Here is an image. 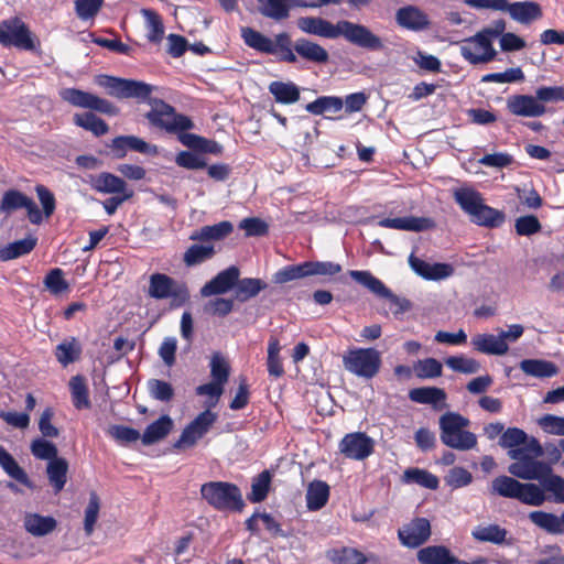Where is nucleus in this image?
I'll use <instances>...</instances> for the list:
<instances>
[{
	"instance_id": "f257e3e1",
	"label": "nucleus",
	"mask_w": 564,
	"mask_h": 564,
	"mask_svg": "<svg viewBox=\"0 0 564 564\" xmlns=\"http://www.w3.org/2000/svg\"><path fill=\"white\" fill-rule=\"evenodd\" d=\"M95 83L117 99H135L138 102L148 104L150 110L143 116L153 129L169 134L194 129V122L188 116L177 112L175 107L163 99L152 97L154 87L145 82L98 75Z\"/></svg>"
},
{
	"instance_id": "f03ea898",
	"label": "nucleus",
	"mask_w": 564,
	"mask_h": 564,
	"mask_svg": "<svg viewBox=\"0 0 564 564\" xmlns=\"http://www.w3.org/2000/svg\"><path fill=\"white\" fill-rule=\"evenodd\" d=\"M297 28L307 34L325 39L343 36L350 44L370 52L384 50L382 39L375 34L369 28L347 20H340L336 24H333L328 20L319 17H301L297 20Z\"/></svg>"
},
{
	"instance_id": "7ed1b4c3",
	"label": "nucleus",
	"mask_w": 564,
	"mask_h": 564,
	"mask_svg": "<svg viewBox=\"0 0 564 564\" xmlns=\"http://www.w3.org/2000/svg\"><path fill=\"white\" fill-rule=\"evenodd\" d=\"M241 39L248 47L262 54L278 55L281 62L293 64L297 61L292 50L291 36L286 32L276 34L272 40L250 26H245L241 28Z\"/></svg>"
},
{
	"instance_id": "20e7f679",
	"label": "nucleus",
	"mask_w": 564,
	"mask_h": 564,
	"mask_svg": "<svg viewBox=\"0 0 564 564\" xmlns=\"http://www.w3.org/2000/svg\"><path fill=\"white\" fill-rule=\"evenodd\" d=\"M440 437L442 443L458 451H469L477 445V437L467 431L470 421L457 412H446L441 415Z\"/></svg>"
},
{
	"instance_id": "39448f33",
	"label": "nucleus",
	"mask_w": 564,
	"mask_h": 564,
	"mask_svg": "<svg viewBox=\"0 0 564 564\" xmlns=\"http://www.w3.org/2000/svg\"><path fill=\"white\" fill-rule=\"evenodd\" d=\"M200 496L217 511L241 512L246 506L240 488L234 482H205L200 486Z\"/></svg>"
},
{
	"instance_id": "423d86ee",
	"label": "nucleus",
	"mask_w": 564,
	"mask_h": 564,
	"mask_svg": "<svg viewBox=\"0 0 564 564\" xmlns=\"http://www.w3.org/2000/svg\"><path fill=\"white\" fill-rule=\"evenodd\" d=\"M492 492L510 499H517L520 502L539 507L544 503L546 496L540 486L533 482H520L513 477L498 476L491 482Z\"/></svg>"
},
{
	"instance_id": "0eeeda50",
	"label": "nucleus",
	"mask_w": 564,
	"mask_h": 564,
	"mask_svg": "<svg viewBox=\"0 0 564 564\" xmlns=\"http://www.w3.org/2000/svg\"><path fill=\"white\" fill-rule=\"evenodd\" d=\"M148 294L155 300L171 299L174 307L185 305L191 299V292L185 282L159 272L150 275Z\"/></svg>"
},
{
	"instance_id": "6e6552de",
	"label": "nucleus",
	"mask_w": 564,
	"mask_h": 564,
	"mask_svg": "<svg viewBox=\"0 0 564 564\" xmlns=\"http://www.w3.org/2000/svg\"><path fill=\"white\" fill-rule=\"evenodd\" d=\"M343 364L350 373L372 379L381 367V355L375 348H354L348 350L343 357Z\"/></svg>"
},
{
	"instance_id": "1a4fd4ad",
	"label": "nucleus",
	"mask_w": 564,
	"mask_h": 564,
	"mask_svg": "<svg viewBox=\"0 0 564 564\" xmlns=\"http://www.w3.org/2000/svg\"><path fill=\"white\" fill-rule=\"evenodd\" d=\"M0 44L4 47L14 46L25 51L35 48L29 26L19 17L6 19L0 23Z\"/></svg>"
},
{
	"instance_id": "9d476101",
	"label": "nucleus",
	"mask_w": 564,
	"mask_h": 564,
	"mask_svg": "<svg viewBox=\"0 0 564 564\" xmlns=\"http://www.w3.org/2000/svg\"><path fill=\"white\" fill-rule=\"evenodd\" d=\"M349 276L358 284L368 289L371 293L387 299L391 305L397 306L395 314L404 313L411 308V302L393 294L386 284L367 270H350Z\"/></svg>"
},
{
	"instance_id": "9b49d317",
	"label": "nucleus",
	"mask_w": 564,
	"mask_h": 564,
	"mask_svg": "<svg viewBox=\"0 0 564 564\" xmlns=\"http://www.w3.org/2000/svg\"><path fill=\"white\" fill-rule=\"evenodd\" d=\"M217 419L216 412L210 409L204 410L183 429L174 447L178 449L194 447L210 431Z\"/></svg>"
},
{
	"instance_id": "f8f14e48",
	"label": "nucleus",
	"mask_w": 564,
	"mask_h": 564,
	"mask_svg": "<svg viewBox=\"0 0 564 564\" xmlns=\"http://www.w3.org/2000/svg\"><path fill=\"white\" fill-rule=\"evenodd\" d=\"M59 97L75 107L90 109L108 116L119 113V108L109 100L78 88H64L59 91Z\"/></svg>"
},
{
	"instance_id": "ddd939ff",
	"label": "nucleus",
	"mask_w": 564,
	"mask_h": 564,
	"mask_svg": "<svg viewBox=\"0 0 564 564\" xmlns=\"http://www.w3.org/2000/svg\"><path fill=\"white\" fill-rule=\"evenodd\" d=\"M22 208L26 210L28 218L33 225H40L42 223L43 214L31 197L18 189L4 192L0 202V213L10 215Z\"/></svg>"
},
{
	"instance_id": "4468645a",
	"label": "nucleus",
	"mask_w": 564,
	"mask_h": 564,
	"mask_svg": "<svg viewBox=\"0 0 564 564\" xmlns=\"http://www.w3.org/2000/svg\"><path fill=\"white\" fill-rule=\"evenodd\" d=\"M338 449L348 459L365 460L373 454L375 441L364 432H351L340 440Z\"/></svg>"
},
{
	"instance_id": "2eb2a0df",
	"label": "nucleus",
	"mask_w": 564,
	"mask_h": 564,
	"mask_svg": "<svg viewBox=\"0 0 564 564\" xmlns=\"http://www.w3.org/2000/svg\"><path fill=\"white\" fill-rule=\"evenodd\" d=\"M431 523L426 518L416 517L398 530L400 543L409 549L423 545L431 538Z\"/></svg>"
},
{
	"instance_id": "dca6fc26",
	"label": "nucleus",
	"mask_w": 564,
	"mask_h": 564,
	"mask_svg": "<svg viewBox=\"0 0 564 564\" xmlns=\"http://www.w3.org/2000/svg\"><path fill=\"white\" fill-rule=\"evenodd\" d=\"M517 462L512 463L508 467V471L520 479L524 480H539L552 471V468L549 464L533 459L531 456H520L511 457Z\"/></svg>"
},
{
	"instance_id": "f3484780",
	"label": "nucleus",
	"mask_w": 564,
	"mask_h": 564,
	"mask_svg": "<svg viewBox=\"0 0 564 564\" xmlns=\"http://www.w3.org/2000/svg\"><path fill=\"white\" fill-rule=\"evenodd\" d=\"M467 42H476L480 54L471 53V45L460 46V55L473 65L485 64L494 61L497 56V51L492 46V37L487 35L482 30L475 35L467 37Z\"/></svg>"
},
{
	"instance_id": "a211bd4d",
	"label": "nucleus",
	"mask_w": 564,
	"mask_h": 564,
	"mask_svg": "<svg viewBox=\"0 0 564 564\" xmlns=\"http://www.w3.org/2000/svg\"><path fill=\"white\" fill-rule=\"evenodd\" d=\"M239 276V268L236 265H230L217 273L210 281L205 283L200 289V294L204 297L225 294L235 288Z\"/></svg>"
},
{
	"instance_id": "6ab92c4d",
	"label": "nucleus",
	"mask_w": 564,
	"mask_h": 564,
	"mask_svg": "<svg viewBox=\"0 0 564 564\" xmlns=\"http://www.w3.org/2000/svg\"><path fill=\"white\" fill-rule=\"evenodd\" d=\"M395 21L402 29L422 32L431 28V21L426 12L416 6H404L397 10Z\"/></svg>"
},
{
	"instance_id": "aec40b11",
	"label": "nucleus",
	"mask_w": 564,
	"mask_h": 564,
	"mask_svg": "<svg viewBox=\"0 0 564 564\" xmlns=\"http://www.w3.org/2000/svg\"><path fill=\"white\" fill-rule=\"evenodd\" d=\"M411 269L420 276L429 281H440L454 274V267L448 263H430L411 254L409 257Z\"/></svg>"
},
{
	"instance_id": "412c9836",
	"label": "nucleus",
	"mask_w": 564,
	"mask_h": 564,
	"mask_svg": "<svg viewBox=\"0 0 564 564\" xmlns=\"http://www.w3.org/2000/svg\"><path fill=\"white\" fill-rule=\"evenodd\" d=\"M507 109L519 117H540L546 112V107L530 95H512L507 99Z\"/></svg>"
},
{
	"instance_id": "4be33fe9",
	"label": "nucleus",
	"mask_w": 564,
	"mask_h": 564,
	"mask_svg": "<svg viewBox=\"0 0 564 564\" xmlns=\"http://www.w3.org/2000/svg\"><path fill=\"white\" fill-rule=\"evenodd\" d=\"M84 182L91 189L104 194H120L130 191L124 180L110 172L89 174Z\"/></svg>"
},
{
	"instance_id": "5701e85b",
	"label": "nucleus",
	"mask_w": 564,
	"mask_h": 564,
	"mask_svg": "<svg viewBox=\"0 0 564 564\" xmlns=\"http://www.w3.org/2000/svg\"><path fill=\"white\" fill-rule=\"evenodd\" d=\"M378 226L383 228H391L398 230H406L421 232L435 227V221L430 217H397V218H382L378 223Z\"/></svg>"
},
{
	"instance_id": "b1692460",
	"label": "nucleus",
	"mask_w": 564,
	"mask_h": 564,
	"mask_svg": "<svg viewBox=\"0 0 564 564\" xmlns=\"http://www.w3.org/2000/svg\"><path fill=\"white\" fill-rule=\"evenodd\" d=\"M506 11L512 20L524 25L540 20L543 15L541 6L534 1H518L513 3L507 1Z\"/></svg>"
},
{
	"instance_id": "393cba45",
	"label": "nucleus",
	"mask_w": 564,
	"mask_h": 564,
	"mask_svg": "<svg viewBox=\"0 0 564 564\" xmlns=\"http://www.w3.org/2000/svg\"><path fill=\"white\" fill-rule=\"evenodd\" d=\"M409 399L419 404H429L434 410H442L446 408L447 394L442 388L419 387L409 391Z\"/></svg>"
},
{
	"instance_id": "a878e982",
	"label": "nucleus",
	"mask_w": 564,
	"mask_h": 564,
	"mask_svg": "<svg viewBox=\"0 0 564 564\" xmlns=\"http://www.w3.org/2000/svg\"><path fill=\"white\" fill-rule=\"evenodd\" d=\"M294 7H306L301 0H259V12L276 21L288 19Z\"/></svg>"
},
{
	"instance_id": "bb28decb",
	"label": "nucleus",
	"mask_w": 564,
	"mask_h": 564,
	"mask_svg": "<svg viewBox=\"0 0 564 564\" xmlns=\"http://www.w3.org/2000/svg\"><path fill=\"white\" fill-rule=\"evenodd\" d=\"M23 527L33 536H45L56 530L57 520L52 516L28 512L23 519Z\"/></svg>"
},
{
	"instance_id": "cd10ccee",
	"label": "nucleus",
	"mask_w": 564,
	"mask_h": 564,
	"mask_svg": "<svg viewBox=\"0 0 564 564\" xmlns=\"http://www.w3.org/2000/svg\"><path fill=\"white\" fill-rule=\"evenodd\" d=\"M530 521L546 533L553 535L564 534V511L561 516L542 510H534L529 513Z\"/></svg>"
},
{
	"instance_id": "c85d7f7f",
	"label": "nucleus",
	"mask_w": 564,
	"mask_h": 564,
	"mask_svg": "<svg viewBox=\"0 0 564 564\" xmlns=\"http://www.w3.org/2000/svg\"><path fill=\"white\" fill-rule=\"evenodd\" d=\"M293 48L300 57L315 64H325L329 59L328 52L322 45L305 37L297 39Z\"/></svg>"
},
{
	"instance_id": "c756f323",
	"label": "nucleus",
	"mask_w": 564,
	"mask_h": 564,
	"mask_svg": "<svg viewBox=\"0 0 564 564\" xmlns=\"http://www.w3.org/2000/svg\"><path fill=\"white\" fill-rule=\"evenodd\" d=\"M83 354V346L80 341L74 337H67L61 341L54 350L56 360L62 367L66 368L68 365L78 361Z\"/></svg>"
},
{
	"instance_id": "7c9ffc66",
	"label": "nucleus",
	"mask_w": 564,
	"mask_h": 564,
	"mask_svg": "<svg viewBox=\"0 0 564 564\" xmlns=\"http://www.w3.org/2000/svg\"><path fill=\"white\" fill-rule=\"evenodd\" d=\"M471 344L474 349L488 355L502 356L508 352V343L500 339V336L492 334H479L473 337Z\"/></svg>"
},
{
	"instance_id": "2f4dec72",
	"label": "nucleus",
	"mask_w": 564,
	"mask_h": 564,
	"mask_svg": "<svg viewBox=\"0 0 564 564\" xmlns=\"http://www.w3.org/2000/svg\"><path fill=\"white\" fill-rule=\"evenodd\" d=\"M173 420L170 415H161L156 421L149 424L141 437L144 445H152L166 437L173 429Z\"/></svg>"
},
{
	"instance_id": "473e14b6",
	"label": "nucleus",
	"mask_w": 564,
	"mask_h": 564,
	"mask_svg": "<svg viewBox=\"0 0 564 564\" xmlns=\"http://www.w3.org/2000/svg\"><path fill=\"white\" fill-rule=\"evenodd\" d=\"M420 564H455L457 558L444 545H430L419 550L416 554Z\"/></svg>"
},
{
	"instance_id": "72a5a7b5",
	"label": "nucleus",
	"mask_w": 564,
	"mask_h": 564,
	"mask_svg": "<svg viewBox=\"0 0 564 564\" xmlns=\"http://www.w3.org/2000/svg\"><path fill=\"white\" fill-rule=\"evenodd\" d=\"M326 558L333 564H366L368 557L358 549L350 546L334 547L326 551Z\"/></svg>"
},
{
	"instance_id": "f704fd0d",
	"label": "nucleus",
	"mask_w": 564,
	"mask_h": 564,
	"mask_svg": "<svg viewBox=\"0 0 564 564\" xmlns=\"http://www.w3.org/2000/svg\"><path fill=\"white\" fill-rule=\"evenodd\" d=\"M268 89L279 104L291 105L300 100V88L292 82L274 80L269 84Z\"/></svg>"
},
{
	"instance_id": "c9c22d12",
	"label": "nucleus",
	"mask_w": 564,
	"mask_h": 564,
	"mask_svg": "<svg viewBox=\"0 0 564 564\" xmlns=\"http://www.w3.org/2000/svg\"><path fill=\"white\" fill-rule=\"evenodd\" d=\"M68 463L64 457H57L47 463L46 475L54 492H61L67 482Z\"/></svg>"
},
{
	"instance_id": "e433bc0d",
	"label": "nucleus",
	"mask_w": 564,
	"mask_h": 564,
	"mask_svg": "<svg viewBox=\"0 0 564 564\" xmlns=\"http://www.w3.org/2000/svg\"><path fill=\"white\" fill-rule=\"evenodd\" d=\"M453 196L462 210L469 215L470 218L477 213L478 208H480V205L484 203L481 194L469 187L455 189Z\"/></svg>"
},
{
	"instance_id": "4c0bfd02",
	"label": "nucleus",
	"mask_w": 564,
	"mask_h": 564,
	"mask_svg": "<svg viewBox=\"0 0 564 564\" xmlns=\"http://www.w3.org/2000/svg\"><path fill=\"white\" fill-rule=\"evenodd\" d=\"M520 369L528 376L535 378H552L557 375V366L544 359H523Z\"/></svg>"
},
{
	"instance_id": "58836bf2",
	"label": "nucleus",
	"mask_w": 564,
	"mask_h": 564,
	"mask_svg": "<svg viewBox=\"0 0 564 564\" xmlns=\"http://www.w3.org/2000/svg\"><path fill=\"white\" fill-rule=\"evenodd\" d=\"M329 499V486L323 480H313L306 490V507L311 511L322 509Z\"/></svg>"
},
{
	"instance_id": "ea45409f",
	"label": "nucleus",
	"mask_w": 564,
	"mask_h": 564,
	"mask_svg": "<svg viewBox=\"0 0 564 564\" xmlns=\"http://www.w3.org/2000/svg\"><path fill=\"white\" fill-rule=\"evenodd\" d=\"M234 231V226L228 220H223L212 226H204L191 235V240L210 241L223 240Z\"/></svg>"
},
{
	"instance_id": "a19ab883",
	"label": "nucleus",
	"mask_w": 564,
	"mask_h": 564,
	"mask_svg": "<svg viewBox=\"0 0 564 564\" xmlns=\"http://www.w3.org/2000/svg\"><path fill=\"white\" fill-rule=\"evenodd\" d=\"M68 387L75 409H90L91 402L89 400V390L85 377L82 375L73 376L68 382Z\"/></svg>"
},
{
	"instance_id": "79ce46f5",
	"label": "nucleus",
	"mask_w": 564,
	"mask_h": 564,
	"mask_svg": "<svg viewBox=\"0 0 564 564\" xmlns=\"http://www.w3.org/2000/svg\"><path fill=\"white\" fill-rule=\"evenodd\" d=\"M0 466L12 479L21 485L31 487V481L25 470L2 445H0Z\"/></svg>"
},
{
	"instance_id": "37998d69",
	"label": "nucleus",
	"mask_w": 564,
	"mask_h": 564,
	"mask_svg": "<svg viewBox=\"0 0 564 564\" xmlns=\"http://www.w3.org/2000/svg\"><path fill=\"white\" fill-rule=\"evenodd\" d=\"M73 120L77 127L90 131L95 137L105 135L109 131L108 123L91 111L75 113Z\"/></svg>"
},
{
	"instance_id": "c03bdc74",
	"label": "nucleus",
	"mask_w": 564,
	"mask_h": 564,
	"mask_svg": "<svg viewBox=\"0 0 564 564\" xmlns=\"http://www.w3.org/2000/svg\"><path fill=\"white\" fill-rule=\"evenodd\" d=\"M470 220L478 226L498 228L505 223L506 215L503 212L482 203Z\"/></svg>"
},
{
	"instance_id": "a18cd8bd",
	"label": "nucleus",
	"mask_w": 564,
	"mask_h": 564,
	"mask_svg": "<svg viewBox=\"0 0 564 564\" xmlns=\"http://www.w3.org/2000/svg\"><path fill=\"white\" fill-rule=\"evenodd\" d=\"M272 473L269 469L262 470L258 476L252 479L251 491L247 498L252 503H259L268 498L271 489Z\"/></svg>"
},
{
	"instance_id": "49530a36",
	"label": "nucleus",
	"mask_w": 564,
	"mask_h": 564,
	"mask_svg": "<svg viewBox=\"0 0 564 564\" xmlns=\"http://www.w3.org/2000/svg\"><path fill=\"white\" fill-rule=\"evenodd\" d=\"M35 246L36 238L33 237H28L10 242L0 249V259L2 261H9L29 254L35 248Z\"/></svg>"
},
{
	"instance_id": "de8ad7c7",
	"label": "nucleus",
	"mask_w": 564,
	"mask_h": 564,
	"mask_svg": "<svg viewBox=\"0 0 564 564\" xmlns=\"http://www.w3.org/2000/svg\"><path fill=\"white\" fill-rule=\"evenodd\" d=\"M265 288L267 284L260 279H238L237 284L235 285V299L241 303L247 302L251 297L258 295Z\"/></svg>"
},
{
	"instance_id": "09e8293b",
	"label": "nucleus",
	"mask_w": 564,
	"mask_h": 564,
	"mask_svg": "<svg viewBox=\"0 0 564 564\" xmlns=\"http://www.w3.org/2000/svg\"><path fill=\"white\" fill-rule=\"evenodd\" d=\"M216 253L213 245L194 243L187 248L183 254V262L186 267L192 268L212 259Z\"/></svg>"
},
{
	"instance_id": "8fccbe9b",
	"label": "nucleus",
	"mask_w": 564,
	"mask_h": 564,
	"mask_svg": "<svg viewBox=\"0 0 564 564\" xmlns=\"http://www.w3.org/2000/svg\"><path fill=\"white\" fill-rule=\"evenodd\" d=\"M344 101L337 96H322L305 106L307 112L319 116L325 112H338L343 109Z\"/></svg>"
},
{
	"instance_id": "3c124183",
	"label": "nucleus",
	"mask_w": 564,
	"mask_h": 564,
	"mask_svg": "<svg viewBox=\"0 0 564 564\" xmlns=\"http://www.w3.org/2000/svg\"><path fill=\"white\" fill-rule=\"evenodd\" d=\"M507 530L498 524L478 525L471 535L476 541L502 544L506 541Z\"/></svg>"
},
{
	"instance_id": "603ef678",
	"label": "nucleus",
	"mask_w": 564,
	"mask_h": 564,
	"mask_svg": "<svg viewBox=\"0 0 564 564\" xmlns=\"http://www.w3.org/2000/svg\"><path fill=\"white\" fill-rule=\"evenodd\" d=\"M141 14L145 20L148 40L152 43H160L164 36V25L161 15L152 9H142Z\"/></svg>"
},
{
	"instance_id": "864d4df0",
	"label": "nucleus",
	"mask_w": 564,
	"mask_h": 564,
	"mask_svg": "<svg viewBox=\"0 0 564 564\" xmlns=\"http://www.w3.org/2000/svg\"><path fill=\"white\" fill-rule=\"evenodd\" d=\"M64 275L61 268H54L46 273L43 284L52 295L57 296L69 291V283Z\"/></svg>"
},
{
	"instance_id": "5fc2aeb1",
	"label": "nucleus",
	"mask_w": 564,
	"mask_h": 564,
	"mask_svg": "<svg viewBox=\"0 0 564 564\" xmlns=\"http://www.w3.org/2000/svg\"><path fill=\"white\" fill-rule=\"evenodd\" d=\"M404 479L431 490L437 489L440 485V480L434 474L420 468H408L404 471Z\"/></svg>"
},
{
	"instance_id": "6e6d98bb",
	"label": "nucleus",
	"mask_w": 564,
	"mask_h": 564,
	"mask_svg": "<svg viewBox=\"0 0 564 564\" xmlns=\"http://www.w3.org/2000/svg\"><path fill=\"white\" fill-rule=\"evenodd\" d=\"M413 371L419 379H434L442 376L443 366L435 358H425L413 364Z\"/></svg>"
},
{
	"instance_id": "4d7b16f0",
	"label": "nucleus",
	"mask_w": 564,
	"mask_h": 564,
	"mask_svg": "<svg viewBox=\"0 0 564 564\" xmlns=\"http://www.w3.org/2000/svg\"><path fill=\"white\" fill-rule=\"evenodd\" d=\"M281 346L276 338L271 337L268 344V372L274 378H280L284 375L282 359L280 357Z\"/></svg>"
},
{
	"instance_id": "13d9d810",
	"label": "nucleus",
	"mask_w": 564,
	"mask_h": 564,
	"mask_svg": "<svg viewBox=\"0 0 564 564\" xmlns=\"http://www.w3.org/2000/svg\"><path fill=\"white\" fill-rule=\"evenodd\" d=\"M303 278H307L305 261L281 268L273 274L272 282L275 284H285Z\"/></svg>"
},
{
	"instance_id": "bf43d9fd",
	"label": "nucleus",
	"mask_w": 564,
	"mask_h": 564,
	"mask_svg": "<svg viewBox=\"0 0 564 564\" xmlns=\"http://www.w3.org/2000/svg\"><path fill=\"white\" fill-rule=\"evenodd\" d=\"M542 490L553 495V501L564 503V478L550 471L541 479Z\"/></svg>"
},
{
	"instance_id": "052dcab7",
	"label": "nucleus",
	"mask_w": 564,
	"mask_h": 564,
	"mask_svg": "<svg viewBox=\"0 0 564 564\" xmlns=\"http://www.w3.org/2000/svg\"><path fill=\"white\" fill-rule=\"evenodd\" d=\"M525 78L523 70L520 67H510L502 73H489L481 77V83H516L523 82Z\"/></svg>"
},
{
	"instance_id": "680f3d73",
	"label": "nucleus",
	"mask_w": 564,
	"mask_h": 564,
	"mask_svg": "<svg viewBox=\"0 0 564 564\" xmlns=\"http://www.w3.org/2000/svg\"><path fill=\"white\" fill-rule=\"evenodd\" d=\"M150 395L161 402H170L174 398V388L167 381L160 379H150L148 381Z\"/></svg>"
},
{
	"instance_id": "e2e57ef3",
	"label": "nucleus",
	"mask_w": 564,
	"mask_h": 564,
	"mask_svg": "<svg viewBox=\"0 0 564 564\" xmlns=\"http://www.w3.org/2000/svg\"><path fill=\"white\" fill-rule=\"evenodd\" d=\"M307 276H333L341 272V265L332 261H305Z\"/></svg>"
},
{
	"instance_id": "0e129e2a",
	"label": "nucleus",
	"mask_w": 564,
	"mask_h": 564,
	"mask_svg": "<svg viewBox=\"0 0 564 564\" xmlns=\"http://www.w3.org/2000/svg\"><path fill=\"white\" fill-rule=\"evenodd\" d=\"M31 453L37 459L53 460L59 457L57 447L54 443L44 438H36L31 443Z\"/></svg>"
},
{
	"instance_id": "69168bd1",
	"label": "nucleus",
	"mask_w": 564,
	"mask_h": 564,
	"mask_svg": "<svg viewBox=\"0 0 564 564\" xmlns=\"http://www.w3.org/2000/svg\"><path fill=\"white\" fill-rule=\"evenodd\" d=\"M447 367L460 373H476L480 369V364L473 358L465 356H452L445 360Z\"/></svg>"
},
{
	"instance_id": "338daca9",
	"label": "nucleus",
	"mask_w": 564,
	"mask_h": 564,
	"mask_svg": "<svg viewBox=\"0 0 564 564\" xmlns=\"http://www.w3.org/2000/svg\"><path fill=\"white\" fill-rule=\"evenodd\" d=\"M100 509V499L95 491H91L89 495V502L85 510V519H84V530L87 535H90L94 532V527L98 519V513Z\"/></svg>"
},
{
	"instance_id": "774afa93",
	"label": "nucleus",
	"mask_w": 564,
	"mask_h": 564,
	"mask_svg": "<svg viewBox=\"0 0 564 564\" xmlns=\"http://www.w3.org/2000/svg\"><path fill=\"white\" fill-rule=\"evenodd\" d=\"M108 434L120 444L133 443L142 437L138 430L119 424L111 425L108 429Z\"/></svg>"
}]
</instances>
